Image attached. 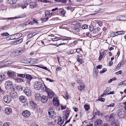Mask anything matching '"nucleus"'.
I'll return each mask as SVG.
<instances>
[{
	"mask_svg": "<svg viewBox=\"0 0 126 126\" xmlns=\"http://www.w3.org/2000/svg\"><path fill=\"white\" fill-rule=\"evenodd\" d=\"M4 101L6 103H9L12 100V97L9 95H6L3 97Z\"/></svg>",
	"mask_w": 126,
	"mask_h": 126,
	"instance_id": "0eeeda50",
	"label": "nucleus"
},
{
	"mask_svg": "<svg viewBox=\"0 0 126 126\" xmlns=\"http://www.w3.org/2000/svg\"><path fill=\"white\" fill-rule=\"evenodd\" d=\"M75 49H72L70 50L68 52V54H72L74 53H75Z\"/></svg>",
	"mask_w": 126,
	"mask_h": 126,
	"instance_id": "79ce46f5",
	"label": "nucleus"
},
{
	"mask_svg": "<svg viewBox=\"0 0 126 126\" xmlns=\"http://www.w3.org/2000/svg\"><path fill=\"white\" fill-rule=\"evenodd\" d=\"M57 10V11L58 12H59L63 16H65V14L66 13V11L64 10V9L62 8H59V9L57 8H56V11Z\"/></svg>",
	"mask_w": 126,
	"mask_h": 126,
	"instance_id": "1a4fd4ad",
	"label": "nucleus"
},
{
	"mask_svg": "<svg viewBox=\"0 0 126 126\" xmlns=\"http://www.w3.org/2000/svg\"><path fill=\"white\" fill-rule=\"evenodd\" d=\"M44 86L42 89L43 91L47 93L48 94L47 97L49 98H52L54 96V93L51 90L48 88L44 84Z\"/></svg>",
	"mask_w": 126,
	"mask_h": 126,
	"instance_id": "f257e3e1",
	"label": "nucleus"
},
{
	"mask_svg": "<svg viewBox=\"0 0 126 126\" xmlns=\"http://www.w3.org/2000/svg\"><path fill=\"white\" fill-rule=\"evenodd\" d=\"M77 83L79 84H82V81L80 79H78L77 80Z\"/></svg>",
	"mask_w": 126,
	"mask_h": 126,
	"instance_id": "5fc2aeb1",
	"label": "nucleus"
},
{
	"mask_svg": "<svg viewBox=\"0 0 126 126\" xmlns=\"http://www.w3.org/2000/svg\"><path fill=\"white\" fill-rule=\"evenodd\" d=\"M125 114V112L123 110L120 109L118 110L117 115L120 118H123Z\"/></svg>",
	"mask_w": 126,
	"mask_h": 126,
	"instance_id": "423d86ee",
	"label": "nucleus"
},
{
	"mask_svg": "<svg viewBox=\"0 0 126 126\" xmlns=\"http://www.w3.org/2000/svg\"><path fill=\"white\" fill-rule=\"evenodd\" d=\"M49 116L52 118L54 119L55 118V113H50V114L49 115Z\"/></svg>",
	"mask_w": 126,
	"mask_h": 126,
	"instance_id": "a18cd8bd",
	"label": "nucleus"
},
{
	"mask_svg": "<svg viewBox=\"0 0 126 126\" xmlns=\"http://www.w3.org/2000/svg\"><path fill=\"white\" fill-rule=\"evenodd\" d=\"M84 108L86 110L88 111L90 109V107L88 105L85 104L84 106Z\"/></svg>",
	"mask_w": 126,
	"mask_h": 126,
	"instance_id": "4c0bfd02",
	"label": "nucleus"
},
{
	"mask_svg": "<svg viewBox=\"0 0 126 126\" xmlns=\"http://www.w3.org/2000/svg\"><path fill=\"white\" fill-rule=\"evenodd\" d=\"M24 91L25 94L28 96H30L31 95V92L28 88H26L25 89Z\"/></svg>",
	"mask_w": 126,
	"mask_h": 126,
	"instance_id": "f8f14e48",
	"label": "nucleus"
},
{
	"mask_svg": "<svg viewBox=\"0 0 126 126\" xmlns=\"http://www.w3.org/2000/svg\"><path fill=\"white\" fill-rule=\"evenodd\" d=\"M104 56L101 54V52H100L99 53V56L98 58V60L99 61H100L103 58Z\"/></svg>",
	"mask_w": 126,
	"mask_h": 126,
	"instance_id": "4d7b16f0",
	"label": "nucleus"
},
{
	"mask_svg": "<svg viewBox=\"0 0 126 126\" xmlns=\"http://www.w3.org/2000/svg\"><path fill=\"white\" fill-rule=\"evenodd\" d=\"M75 49V52H77L78 53H79L81 51H82V49L80 48H77Z\"/></svg>",
	"mask_w": 126,
	"mask_h": 126,
	"instance_id": "de8ad7c7",
	"label": "nucleus"
},
{
	"mask_svg": "<svg viewBox=\"0 0 126 126\" xmlns=\"http://www.w3.org/2000/svg\"><path fill=\"white\" fill-rule=\"evenodd\" d=\"M25 78L28 80H31L32 78V77L30 75L26 74V75Z\"/></svg>",
	"mask_w": 126,
	"mask_h": 126,
	"instance_id": "473e14b6",
	"label": "nucleus"
},
{
	"mask_svg": "<svg viewBox=\"0 0 126 126\" xmlns=\"http://www.w3.org/2000/svg\"><path fill=\"white\" fill-rule=\"evenodd\" d=\"M81 27V26L79 24L76 25L75 27L74 28L72 29L73 33L75 34H78L80 32V29L79 28H80Z\"/></svg>",
	"mask_w": 126,
	"mask_h": 126,
	"instance_id": "39448f33",
	"label": "nucleus"
},
{
	"mask_svg": "<svg viewBox=\"0 0 126 126\" xmlns=\"http://www.w3.org/2000/svg\"><path fill=\"white\" fill-rule=\"evenodd\" d=\"M10 40H14L16 39L15 34L10 35L9 36Z\"/></svg>",
	"mask_w": 126,
	"mask_h": 126,
	"instance_id": "49530a36",
	"label": "nucleus"
},
{
	"mask_svg": "<svg viewBox=\"0 0 126 126\" xmlns=\"http://www.w3.org/2000/svg\"><path fill=\"white\" fill-rule=\"evenodd\" d=\"M119 123L117 121H113L112 123L111 126H119Z\"/></svg>",
	"mask_w": 126,
	"mask_h": 126,
	"instance_id": "393cba45",
	"label": "nucleus"
},
{
	"mask_svg": "<svg viewBox=\"0 0 126 126\" xmlns=\"http://www.w3.org/2000/svg\"><path fill=\"white\" fill-rule=\"evenodd\" d=\"M19 100L21 102L24 103L26 102L27 98L26 97L24 96L21 95L19 98Z\"/></svg>",
	"mask_w": 126,
	"mask_h": 126,
	"instance_id": "4468645a",
	"label": "nucleus"
},
{
	"mask_svg": "<svg viewBox=\"0 0 126 126\" xmlns=\"http://www.w3.org/2000/svg\"><path fill=\"white\" fill-rule=\"evenodd\" d=\"M45 42V45H48V44L49 43V40L47 39H44L43 40Z\"/></svg>",
	"mask_w": 126,
	"mask_h": 126,
	"instance_id": "603ef678",
	"label": "nucleus"
},
{
	"mask_svg": "<svg viewBox=\"0 0 126 126\" xmlns=\"http://www.w3.org/2000/svg\"><path fill=\"white\" fill-rule=\"evenodd\" d=\"M16 90L18 91H21L22 90V87L21 86H17L15 87Z\"/></svg>",
	"mask_w": 126,
	"mask_h": 126,
	"instance_id": "c03bdc74",
	"label": "nucleus"
},
{
	"mask_svg": "<svg viewBox=\"0 0 126 126\" xmlns=\"http://www.w3.org/2000/svg\"><path fill=\"white\" fill-rule=\"evenodd\" d=\"M125 32L123 31H118L115 32L117 34V35H119L123 34L125 33Z\"/></svg>",
	"mask_w": 126,
	"mask_h": 126,
	"instance_id": "58836bf2",
	"label": "nucleus"
},
{
	"mask_svg": "<svg viewBox=\"0 0 126 126\" xmlns=\"http://www.w3.org/2000/svg\"><path fill=\"white\" fill-rule=\"evenodd\" d=\"M94 9L93 12H95L96 14L101 12H103V10L102 9H99H99L97 8L96 7L94 8Z\"/></svg>",
	"mask_w": 126,
	"mask_h": 126,
	"instance_id": "4be33fe9",
	"label": "nucleus"
},
{
	"mask_svg": "<svg viewBox=\"0 0 126 126\" xmlns=\"http://www.w3.org/2000/svg\"><path fill=\"white\" fill-rule=\"evenodd\" d=\"M66 105L63 106L62 105V104L61 106V109L62 110H64L66 108Z\"/></svg>",
	"mask_w": 126,
	"mask_h": 126,
	"instance_id": "338daca9",
	"label": "nucleus"
},
{
	"mask_svg": "<svg viewBox=\"0 0 126 126\" xmlns=\"http://www.w3.org/2000/svg\"><path fill=\"white\" fill-rule=\"evenodd\" d=\"M100 29L99 28H97L93 30V32L94 33L97 34L100 31Z\"/></svg>",
	"mask_w": 126,
	"mask_h": 126,
	"instance_id": "c756f323",
	"label": "nucleus"
},
{
	"mask_svg": "<svg viewBox=\"0 0 126 126\" xmlns=\"http://www.w3.org/2000/svg\"><path fill=\"white\" fill-rule=\"evenodd\" d=\"M102 123V121L100 119H97L94 124L95 126H99Z\"/></svg>",
	"mask_w": 126,
	"mask_h": 126,
	"instance_id": "aec40b11",
	"label": "nucleus"
},
{
	"mask_svg": "<svg viewBox=\"0 0 126 126\" xmlns=\"http://www.w3.org/2000/svg\"><path fill=\"white\" fill-rule=\"evenodd\" d=\"M88 27V25L84 24L82 25V29H87Z\"/></svg>",
	"mask_w": 126,
	"mask_h": 126,
	"instance_id": "6e6d98bb",
	"label": "nucleus"
},
{
	"mask_svg": "<svg viewBox=\"0 0 126 126\" xmlns=\"http://www.w3.org/2000/svg\"><path fill=\"white\" fill-rule=\"evenodd\" d=\"M58 118V124L60 126H61L63 123L64 120H62L60 116H58L57 117Z\"/></svg>",
	"mask_w": 126,
	"mask_h": 126,
	"instance_id": "f3484780",
	"label": "nucleus"
},
{
	"mask_svg": "<svg viewBox=\"0 0 126 126\" xmlns=\"http://www.w3.org/2000/svg\"><path fill=\"white\" fill-rule=\"evenodd\" d=\"M41 101L42 103H45L46 102L47 100V97L45 95H43L41 97Z\"/></svg>",
	"mask_w": 126,
	"mask_h": 126,
	"instance_id": "dca6fc26",
	"label": "nucleus"
},
{
	"mask_svg": "<svg viewBox=\"0 0 126 126\" xmlns=\"http://www.w3.org/2000/svg\"><path fill=\"white\" fill-rule=\"evenodd\" d=\"M29 4V3L27 2V1H26L23 3L21 4L20 6H21L22 9H24Z\"/></svg>",
	"mask_w": 126,
	"mask_h": 126,
	"instance_id": "a878e982",
	"label": "nucleus"
},
{
	"mask_svg": "<svg viewBox=\"0 0 126 126\" xmlns=\"http://www.w3.org/2000/svg\"><path fill=\"white\" fill-rule=\"evenodd\" d=\"M107 70V69L106 68H104L102 69V70H100V73H104Z\"/></svg>",
	"mask_w": 126,
	"mask_h": 126,
	"instance_id": "052dcab7",
	"label": "nucleus"
},
{
	"mask_svg": "<svg viewBox=\"0 0 126 126\" xmlns=\"http://www.w3.org/2000/svg\"><path fill=\"white\" fill-rule=\"evenodd\" d=\"M77 60V61L80 64H82L84 62V61L82 58H81L78 60Z\"/></svg>",
	"mask_w": 126,
	"mask_h": 126,
	"instance_id": "37998d69",
	"label": "nucleus"
},
{
	"mask_svg": "<svg viewBox=\"0 0 126 126\" xmlns=\"http://www.w3.org/2000/svg\"><path fill=\"white\" fill-rule=\"evenodd\" d=\"M17 76L18 77L22 78H24L25 77V75L24 74H18Z\"/></svg>",
	"mask_w": 126,
	"mask_h": 126,
	"instance_id": "8fccbe9b",
	"label": "nucleus"
},
{
	"mask_svg": "<svg viewBox=\"0 0 126 126\" xmlns=\"http://www.w3.org/2000/svg\"><path fill=\"white\" fill-rule=\"evenodd\" d=\"M126 62V61L124 59H123L121 60L120 62L119 63L122 66H123L124 64Z\"/></svg>",
	"mask_w": 126,
	"mask_h": 126,
	"instance_id": "f704fd0d",
	"label": "nucleus"
},
{
	"mask_svg": "<svg viewBox=\"0 0 126 126\" xmlns=\"http://www.w3.org/2000/svg\"><path fill=\"white\" fill-rule=\"evenodd\" d=\"M126 17L123 16H119L116 17V19L119 21H124L126 20Z\"/></svg>",
	"mask_w": 126,
	"mask_h": 126,
	"instance_id": "412c9836",
	"label": "nucleus"
},
{
	"mask_svg": "<svg viewBox=\"0 0 126 126\" xmlns=\"http://www.w3.org/2000/svg\"><path fill=\"white\" fill-rule=\"evenodd\" d=\"M71 39V37H67L66 36H62L61 37V40H62L63 41L64 40H69Z\"/></svg>",
	"mask_w": 126,
	"mask_h": 126,
	"instance_id": "bb28decb",
	"label": "nucleus"
},
{
	"mask_svg": "<svg viewBox=\"0 0 126 126\" xmlns=\"http://www.w3.org/2000/svg\"><path fill=\"white\" fill-rule=\"evenodd\" d=\"M34 87L36 90H40L42 87V83L41 82L39 81L35 82L34 84Z\"/></svg>",
	"mask_w": 126,
	"mask_h": 126,
	"instance_id": "20e7f679",
	"label": "nucleus"
},
{
	"mask_svg": "<svg viewBox=\"0 0 126 126\" xmlns=\"http://www.w3.org/2000/svg\"><path fill=\"white\" fill-rule=\"evenodd\" d=\"M9 35V33L7 32L2 33L1 34V35L2 36H6Z\"/></svg>",
	"mask_w": 126,
	"mask_h": 126,
	"instance_id": "13d9d810",
	"label": "nucleus"
},
{
	"mask_svg": "<svg viewBox=\"0 0 126 126\" xmlns=\"http://www.w3.org/2000/svg\"><path fill=\"white\" fill-rule=\"evenodd\" d=\"M45 16L46 17H48V18L50 17V12L48 11H46L45 13Z\"/></svg>",
	"mask_w": 126,
	"mask_h": 126,
	"instance_id": "c85d7f7f",
	"label": "nucleus"
},
{
	"mask_svg": "<svg viewBox=\"0 0 126 126\" xmlns=\"http://www.w3.org/2000/svg\"><path fill=\"white\" fill-rule=\"evenodd\" d=\"M102 68V65H97V66L96 67V68L97 69H101Z\"/></svg>",
	"mask_w": 126,
	"mask_h": 126,
	"instance_id": "e2e57ef3",
	"label": "nucleus"
},
{
	"mask_svg": "<svg viewBox=\"0 0 126 126\" xmlns=\"http://www.w3.org/2000/svg\"><path fill=\"white\" fill-rule=\"evenodd\" d=\"M29 102L30 106L33 108L35 109L37 107V105L33 101H29Z\"/></svg>",
	"mask_w": 126,
	"mask_h": 126,
	"instance_id": "ddd939ff",
	"label": "nucleus"
},
{
	"mask_svg": "<svg viewBox=\"0 0 126 126\" xmlns=\"http://www.w3.org/2000/svg\"><path fill=\"white\" fill-rule=\"evenodd\" d=\"M61 105H57L56 106V109L57 110H59L61 109Z\"/></svg>",
	"mask_w": 126,
	"mask_h": 126,
	"instance_id": "09e8293b",
	"label": "nucleus"
},
{
	"mask_svg": "<svg viewBox=\"0 0 126 126\" xmlns=\"http://www.w3.org/2000/svg\"><path fill=\"white\" fill-rule=\"evenodd\" d=\"M38 60L36 59H31L30 63L32 64H36L38 62Z\"/></svg>",
	"mask_w": 126,
	"mask_h": 126,
	"instance_id": "5701e85b",
	"label": "nucleus"
},
{
	"mask_svg": "<svg viewBox=\"0 0 126 126\" xmlns=\"http://www.w3.org/2000/svg\"><path fill=\"white\" fill-rule=\"evenodd\" d=\"M89 29L90 31L91 32H92L94 30V27L92 25H91L90 26Z\"/></svg>",
	"mask_w": 126,
	"mask_h": 126,
	"instance_id": "bf43d9fd",
	"label": "nucleus"
},
{
	"mask_svg": "<svg viewBox=\"0 0 126 126\" xmlns=\"http://www.w3.org/2000/svg\"><path fill=\"white\" fill-rule=\"evenodd\" d=\"M79 85L78 87V89L81 91L84 90L85 88L84 84L82 83L79 84Z\"/></svg>",
	"mask_w": 126,
	"mask_h": 126,
	"instance_id": "2eb2a0df",
	"label": "nucleus"
},
{
	"mask_svg": "<svg viewBox=\"0 0 126 126\" xmlns=\"http://www.w3.org/2000/svg\"><path fill=\"white\" fill-rule=\"evenodd\" d=\"M24 52L23 48L21 47L18 48L14 51L13 53L14 55L16 56L21 54Z\"/></svg>",
	"mask_w": 126,
	"mask_h": 126,
	"instance_id": "7ed1b4c3",
	"label": "nucleus"
},
{
	"mask_svg": "<svg viewBox=\"0 0 126 126\" xmlns=\"http://www.w3.org/2000/svg\"><path fill=\"white\" fill-rule=\"evenodd\" d=\"M30 7L31 8H35L37 6V3L35 2H31L30 3Z\"/></svg>",
	"mask_w": 126,
	"mask_h": 126,
	"instance_id": "a211bd4d",
	"label": "nucleus"
},
{
	"mask_svg": "<svg viewBox=\"0 0 126 126\" xmlns=\"http://www.w3.org/2000/svg\"><path fill=\"white\" fill-rule=\"evenodd\" d=\"M5 111L6 113L9 115L11 113L12 109L9 107L5 109Z\"/></svg>",
	"mask_w": 126,
	"mask_h": 126,
	"instance_id": "b1692460",
	"label": "nucleus"
},
{
	"mask_svg": "<svg viewBox=\"0 0 126 126\" xmlns=\"http://www.w3.org/2000/svg\"><path fill=\"white\" fill-rule=\"evenodd\" d=\"M122 66L119 63L116 66L115 70H118L120 68V67Z\"/></svg>",
	"mask_w": 126,
	"mask_h": 126,
	"instance_id": "680f3d73",
	"label": "nucleus"
},
{
	"mask_svg": "<svg viewBox=\"0 0 126 126\" xmlns=\"http://www.w3.org/2000/svg\"><path fill=\"white\" fill-rule=\"evenodd\" d=\"M22 61L23 63L26 64L28 63L29 62V61H28V60L26 59H23L22 60Z\"/></svg>",
	"mask_w": 126,
	"mask_h": 126,
	"instance_id": "3c124183",
	"label": "nucleus"
},
{
	"mask_svg": "<svg viewBox=\"0 0 126 126\" xmlns=\"http://www.w3.org/2000/svg\"><path fill=\"white\" fill-rule=\"evenodd\" d=\"M17 0H8L7 3H10L11 4H15L17 2Z\"/></svg>",
	"mask_w": 126,
	"mask_h": 126,
	"instance_id": "a19ab883",
	"label": "nucleus"
},
{
	"mask_svg": "<svg viewBox=\"0 0 126 126\" xmlns=\"http://www.w3.org/2000/svg\"><path fill=\"white\" fill-rule=\"evenodd\" d=\"M23 41V39L22 38L19 39L14 42L15 43L14 44L16 45L21 43Z\"/></svg>",
	"mask_w": 126,
	"mask_h": 126,
	"instance_id": "cd10ccee",
	"label": "nucleus"
},
{
	"mask_svg": "<svg viewBox=\"0 0 126 126\" xmlns=\"http://www.w3.org/2000/svg\"><path fill=\"white\" fill-rule=\"evenodd\" d=\"M15 81L18 83H20L23 82V80L21 78H17L16 79Z\"/></svg>",
	"mask_w": 126,
	"mask_h": 126,
	"instance_id": "e433bc0d",
	"label": "nucleus"
},
{
	"mask_svg": "<svg viewBox=\"0 0 126 126\" xmlns=\"http://www.w3.org/2000/svg\"><path fill=\"white\" fill-rule=\"evenodd\" d=\"M110 88L108 87L107 88L106 90L104 91V92L105 93V94H106L108 92L110 91Z\"/></svg>",
	"mask_w": 126,
	"mask_h": 126,
	"instance_id": "774afa93",
	"label": "nucleus"
},
{
	"mask_svg": "<svg viewBox=\"0 0 126 126\" xmlns=\"http://www.w3.org/2000/svg\"><path fill=\"white\" fill-rule=\"evenodd\" d=\"M15 88H13L12 89H10L9 93L10 96L12 98L16 99L18 97L17 93L15 91Z\"/></svg>",
	"mask_w": 126,
	"mask_h": 126,
	"instance_id": "f03ea898",
	"label": "nucleus"
},
{
	"mask_svg": "<svg viewBox=\"0 0 126 126\" xmlns=\"http://www.w3.org/2000/svg\"><path fill=\"white\" fill-rule=\"evenodd\" d=\"M70 114V111L69 110H66L65 113V116H68Z\"/></svg>",
	"mask_w": 126,
	"mask_h": 126,
	"instance_id": "0e129e2a",
	"label": "nucleus"
},
{
	"mask_svg": "<svg viewBox=\"0 0 126 126\" xmlns=\"http://www.w3.org/2000/svg\"><path fill=\"white\" fill-rule=\"evenodd\" d=\"M48 17H47L45 18H41V20L42 21H43L44 22H45L46 21H47L48 20Z\"/></svg>",
	"mask_w": 126,
	"mask_h": 126,
	"instance_id": "864d4df0",
	"label": "nucleus"
},
{
	"mask_svg": "<svg viewBox=\"0 0 126 126\" xmlns=\"http://www.w3.org/2000/svg\"><path fill=\"white\" fill-rule=\"evenodd\" d=\"M64 94L65 97L67 98V99H69V95L68 94L67 92V91L65 92V93H64Z\"/></svg>",
	"mask_w": 126,
	"mask_h": 126,
	"instance_id": "69168bd1",
	"label": "nucleus"
},
{
	"mask_svg": "<svg viewBox=\"0 0 126 126\" xmlns=\"http://www.w3.org/2000/svg\"><path fill=\"white\" fill-rule=\"evenodd\" d=\"M5 77V75L3 74H0V82L3 80Z\"/></svg>",
	"mask_w": 126,
	"mask_h": 126,
	"instance_id": "72a5a7b5",
	"label": "nucleus"
},
{
	"mask_svg": "<svg viewBox=\"0 0 126 126\" xmlns=\"http://www.w3.org/2000/svg\"><path fill=\"white\" fill-rule=\"evenodd\" d=\"M7 74L9 77L12 78L14 76L15 74L14 71L9 70L7 72Z\"/></svg>",
	"mask_w": 126,
	"mask_h": 126,
	"instance_id": "6ab92c4d",
	"label": "nucleus"
},
{
	"mask_svg": "<svg viewBox=\"0 0 126 126\" xmlns=\"http://www.w3.org/2000/svg\"><path fill=\"white\" fill-rule=\"evenodd\" d=\"M30 112L29 110H26L23 111L22 113L23 116L25 118H28L31 115Z\"/></svg>",
	"mask_w": 126,
	"mask_h": 126,
	"instance_id": "6e6552de",
	"label": "nucleus"
},
{
	"mask_svg": "<svg viewBox=\"0 0 126 126\" xmlns=\"http://www.w3.org/2000/svg\"><path fill=\"white\" fill-rule=\"evenodd\" d=\"M61 37L56 36V46L58 47L59 46L62 45H65L66 44V43H59V41L60 40H61Z\"/></svg>",
	"mask_w": 126,
	"mask_h": 126,
	"instance_id": "9b49d317",
	"label": "nucleus"
},
{
	"mask_svg": "<svg viewBox=\"0 0 126 126\" xmlns=\"http://www.w3.org/2000/svg\"><path fill=\"white\" fill-rule=\"evenodd\" d=\"M60 103L59 100L58 99V97H56V106L57 105H61Z\"/></svg>",
	"mask_w": 126,
	"mask_h": 126,
	"instance_id": "ea45409f",
	"label": "nucleus"
},
{
	"mask_svg": "<svg viewBox=\"0 0 126 126\" xmlns=\"http://www.w3.org/2000/svg\"><path fill=\"white\" fill-rule=\"evenodd\" d=\"M35 97L36 100H39L41 98V96L39 93H36L35 94Z\"/></svg>",
	"mask_w": 126,
	"mask_h": 126,
	"instance_id": "7c9ffc66",
	"label": "nucleus"
},
{
	"mask_svg": "<svg viewBox=\"0 0 126 126\" xmlns=\"http://www.w3.org/2000/svg\"><path fill=\"white\" fill-rule=\"evenodd\" d=\"M48 113L49 115L50 114V113H55L54 111L53 110L52 108H50L48 110Z\"/></svg>",
	"mask_w": 126,
	"mask_h": 126,
	"instance_id": "c9c22d12",
	"label": "nucleus"
},
{
	"mask_svg": "<svg viewBox=\"0 0 126 126\" xmlns=\"http://www.w3.org/2000/svg\"><path fill=\"white\" fill-rule=\"evenodd\" d=\"M15 35L16 39H17L21 37L22 36V34L21 33H19L15 34Z\"/></svg>",
	"mask_w": 126,
	"mask_h": 126,
	"instance_id": "2f4dec72",
	"label": "nucleus"
},
{
	"mask_svg": "<svg viewBox=\"0 0 126 126\" xmlns=\"http://www.w3.org/2000/svg\"><path fill=\"white\" fill-rule=\"evenodd\" d=\"M12 85L11 81L9 80L6 81L5 84V88L7 89L10 88Z\"/></svg>",
	"mask_w": 126,
	"mask_h": 126,
	"instance_id": "9d476101",
	"label": "nucleus"
}]
</instances>
